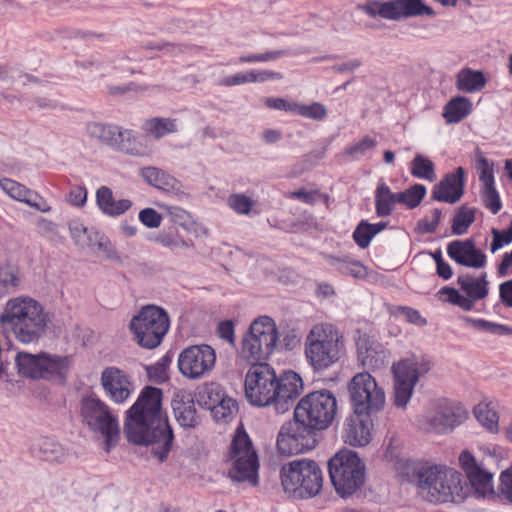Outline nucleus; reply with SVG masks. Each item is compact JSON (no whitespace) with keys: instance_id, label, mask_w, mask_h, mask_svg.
<instances>
[{"instance_id":"5fc2aeb1","label":"nucleus","mask_w":512,"mask_h":512,"mask_svg":"<svg viewBox=\"0 0 512 512\" xmlns=\"http://www.w3.org/2000/svg\"><path fill=\"white\" fill-rule=\"evenodd\" d=\"M481 197L485 207L493 214H497L500 211L501 202L495 185L482 187Z\"/></svg>"},{"instance_id":"2eb2a0df","label":"nucleus","mask_w":512,"mask_h":512,"mask_svg":"<svg viewBox=\"0 0 512 512\" xmlns=\"http://www.w3.org/2000/svg\"><path fill=\"white\" fill-rule=\"evenodd\" d=\"M393 373V404L405 409L411 400L419 378L430 370V363L422 359L407 358L394 363Z\"/></svg>"},{"instance_id":"72a5a7b5","label":"nucleus","mask_w":512,"mask_h":512,"mask_svg":"<svg viewBox=\"0 0 512 512\" xmlns=\"http://www.w3.org/2000/svg\"><path fill=\"white\" fill-rule=\"evenodd\" d=\"M474 415L478 422L492 433L499 431V415L492 402H480L474 407Z\"/></svg>"},{"instance_id":"aec40b11","label":"nucleus","mask_w":512,"mask_h":512,"mask_svg":"<svg viewBox=\"0 0 512 512\" xmlns=\"http://www.w3.org/2000/svg\"><path fill=\"white\" fill-rule=\"evenodd\" d=\"M215 351L209 345H194L183 350L178 358V367L183 376L199 379L211 372L215 365Z\"/></svg>"},{"instance_id":"dca6fc26","label":"nucleus","mask_w":512,"mask_h":512,"mask_svg":"<svg viewBox=\"0 0 512 512\" xmlns=\"http://www.w3.org/2000/svg\"><path fill=\"white\" fill-rule=\"evenodd\" d=\"M359 9L371 18L380 17L390 21L419 16H435L434 9L422 0H370L361 5Z\"/></svg>"},{"instance_id":"58836bf2","label":"nucleus","mask_w":512,"mask_h":512,"mask_svg":"<svg viewBox=\"0 0 512 512\" xmlns=\"http://www.w3.org/2000/svg\"><path fill=\"white\" fill-rule=\"evenodd\" d=\"M173 411L180 426L193 428L198 424L196 408L192 401H175L173 403Z\"/></svg>"},{"instance_id":"ea45409f","label":"nucleus","mask_w":512,"mask_h":512,"mask_svg":"<svg viewBox=\"0 0 512 512\" xmlns=\"http://www.w3.org/2000/svg\"><path fill=\"white\" fill-rule=\"evenodd\" d=\"M226 396L224 388L215 382L208 383L198 393V403L211 410L223 397Z\"/></svg>"},{"instance_id":"5701e85b","label":"nucleus","mask_w":512,"mask_h":512,"mask_svg":"<svg viewBox=\"0 0 512 512\" xmlns=\"http://www.w3.org/2000/svg\"><path fill=\"white\" fill-rule=\"evenodd\" d=\"M448 256L457 264L474 269L486 265V255L476 247L473 239L454 240L447 246Z\"/></svg>"},{"instance_id":"ddd939ff","label":"nucleus","mask_w":512,"mask_h":512,"mask_svg":"<svg viewBox=\"0 0 512 512\" xmlns=\"http://www.w3.org/2000/svg\"><path fill=\"white\" fill-rule=\"evenodd\" d=\"M83 422L93 431L105 437V450L108 452L119 438L117 418L108 405L95 396L83 397L80 404Z\"/></svg>"},{"instance_id":"e2e57ef3","label":"nucleus","mask_w":512,"mask_h":512,"mask_svg":"<svg viewBox=\"0 0 512 512\" xmlns=\"http://www.w3.org/2000/svg\"><path fill=\"white\" fill-rule=\"evenodd\" d=\"M37 232L48 239H54L58 236L57 225L46 218H39L36 222Z\"/></svg>"},{"instance_id":"3c124183","label":"nucleus","mask_w":512,"mask_h":512,"mask_svg":"<svg viewBox=\"0 0 512 512\" xmlns=\"http://www.w3.org/2000/svg\"><path fill=\"white\" fill-rule=\"evenodd\" d=\"M155 242L167 248H188L190 246L186 240L172 230L160 231L155 237Z\"/></svg>"},{"instance_id":"0e129e2a","label":"nucleus","mask_w":512,"mask_h":512,"mask_svg":"<svg viewBox=\"0 0 512 512\" xmlns=\"http://www.w3.org/2000/svg\"><path fill=\"white\" fill-rule=\"evenodd\" d=\"M284 55V51L282 50H276V51H269L261 54H252L247 56H241L239 58V61L241 63L246 62H266V61H272L275 59H278L279 57Z\"/></svg>"},{"instance_id":"4d7b16f0","label":"nucleus","mask_w":512,"mask_h":512,"mask_svg":"<svg viewBox=\"0 0 512 512\" xmlns=\"http://www.w3.org/2000/svg\"><path fill=\"white\" fill-rule=\"evenodd\" d=\"M140 222L147 228L155 229L161 225L162 215L153 208H144L139 212Z\"/></svg>"},{"instance_id":"20e7f679","label":"nucleus","mask_w":512,"mask_h":512,"mask_svg":"<svg viewBox=\"0 0 512 512\" xmlns=\"http://www.w3.org/2000/svg\"><path fill=\"white\" fill-rule=\"evenodd\" d=\"M49 313L35 298L19 295L10 298L0 313V329L25 345L38 344L46 335Z\"/></svg>"},{"instance_id":"c03bdc74","label":"nucleus","mask_w":512,"mask_h":512,"mask_svg":"<svg viewBox=\"0 0 512 512\" xmlns=\"http://www.w3.org/2000/svg\"><path fill=\"white\" fill-rule=\"evenodd\" d=\"M476 169L479 172V180L483 187L494 185V165L484 156L483 152L475 150Z\"/></svg>"},{"instance_id":"13d9d810","label":"nucleus","mask_w":512,"mask_h":512,"mask_svg":"<svg viewBox=\"0 0 512 512\" xmlns=\"http://www.w3.org/2000/svg\"><path fill=\"white\" fill-rule=\"evenodd\" d=\"M373 237L366 221H361L353 233V239L360 248L368 247Z\"/></svg>"},{"instance_id":"79ce46f5","label":"nucleus","mask_w":512,"mask_h":512,"mask_svg":"<svg viewBox=\"0 0 512 512\" xmlns=\"http://www.w3.org/2000/svg\"><path fill=\"white\" fill-rule=\"evenodd\" d=\"M412 169L411 174L420 179H426L429 181H434L436 178L435 168L433 162L421 155L417 154L412 160Z\"/></svg>"},{"instance_id":"9b49d317","label":"nucleus","mask_w":512,"mask_h":512,"mask_svg":"<svg viewBox=\"0 0 512 512\" xmlns=\"http://www.w3.org/2000/svg\"><path fill=\"white\" fill-rule=\"evenodd\" d=\"M499 461L500 455L495 450L488 449L482 459H477L468 450L460 453V467L476 496L487 498L494 493L493 476Z\"/></svg>"},{"instance_id":"a19ab883","label":"nucleus","mask_w":512,"mask_h":512,"mask_svg":"<svg viewBox=\"0 0 512 512\" xmlns=\"http://www.w3.org/2000/svg\"><path fill=\"white\" fill-rule=\"evenodd\" d=\"M141 175L150 185L163 190L174 188L176 182L172 176L156 167L143 168Z\"/></svg>"},{"instance_id":"1a4fd4ad","label":"nucleus","mask_w":512,"mask_h":512,"mask_svg":"<svg viewBox=\"0 0 512 512\" xmlns=\"http://www.w3.org/2000/svg\"><path fill=\"white\" fill-rule=\"evenodd\" d=\"M468 418L467 410L447 398L437 399L429 405L418 420V428L425 433L448 434Z\"/></svg>"},{"instance_id":"473e14b6","label":"nucleus","mask_w":512,"mask_h":512,"mask_svg":"<svg viewBox=\"0 0 512 512\" xmlns=\"http://www.w3.org/2000/svg\"><path fill=\"white\" fill-rule=\"evenodd\" d=\"M457 283L461 290L475 301L483 299L488 295L486 274L477 279L470 275H462L458 277Z\"/></svg>"},{"instance_id":"774afa93","label":"nucleus","mask_w":512,"mask_h":512,"mask_svg":"<svg viewBox=\"0 0 512 512\" xmlns=\"http://www.w3.org/2000/svg\"><path fill=\"white\" fill-rule=\"evenodd\" d=\"M86 200L87 191L84 187L74 186L71 188L68 195V201L70 204L80 207L86 203Z\"/></svg>"},{"instance_id":"37998d69","label":"nucleus","mask_w":512,"mask_h":512,"mask_svg":"<svg viewBox=\"0 0 512 512\" xmlns=\"http://www.w3.org/2000/svg\"><path fill=\"white\" fill-rule=\"evenodd\" d=\"M38 449L43 457L48 461H61L67 452L65 448L51 438H43L38 442Z\"/></svg>"},{"instance_id":"bb28decb","label":"nucleus","mask_w":512,"mask_h":512,"mask_svg":"<svg viewBox=\"0 0 512 512\" xmlns=\"http://www.w3.org/2000/svg\"><path fill=\"white\" fill-rule=\"evenodd\" d=\"M0 187L11 198L24 202L41 212L45 213L51 210V207L49 205L40 206L38 203L32 201L31 197L34 196L35 194L31 190L27 189L24 185L18 182L4 178L0 180Z\"/></svg>"},{"instance_id":"7ed1b4c3","label":"nucleus","mask_w":512,"mask_h":512,"mask_svg":"<svg viewBox=\"0 0 512 512\" xmlns=\"http://www.w3.org/2000/svg\"><path fill=\"white\" fill-rule=\"evenodd\" d=\"M403 468L407 481L415 484L419 493L430 502H461L468 494L462 474L453 468L414 461H407Z\"/></svg>"},{"instance_id":"423d86ee","label":"nucleus","mask_w":512,"mask_h":512,"mask_svg":"<svg viewBox=\"0 0 512 512\" xmlns=\"http://www.w3.org/2000/svg\"><path fill=\"white\" fill-rule=\"evenodd\" d=\"M328 468L331 483L343 499L356 494L365 484L366 466L354 451H339L329 460Z\"/></svg>"},{"instance_id":"b1692460","label":"nucleus","mask_w":512,"mask_h":512,"mask_svg":"<svg viewBox=\"0 0 512 512\" xmlns=\"http://www.w3.org/2000/svg\"><path fill=\"white\" fill-rule=\"evenodd\" d=\"M465 170L458 167L454 173L447 174L432 191V198L437 201L454 204L464 193Z\"/></svg>"},{"instance_id":"6e6552de","label":"nucleus","mask_w":512,"mask_h":512,"mask_svg":"<svg viewBox=\"0 0 512 512\" xmlns=\"http://www.w3.org/2000/svg\"><path fill=\"white\" fill-rule=\"evenodd\" d=\"M337 413L333 392L323 389L305 395L296 405L294 414L315 432L327 429Z\"/></svg>"},{"instance_id":"f03ea898","label":"nucleus","mask_w":512,"mask_h":512,"mask_svg":"<svg viewBox=\"0 0 512 512\" xmlns=\"http://www.w3.org/2000/svg\"><path fill=\"white\" fill-rule=\"evenodd\" d=\"M245 396L258 407L273 406L278 414L287 412L303 391L302 378L289 371L278 378L267 363L253 364L245 377Z\"/></svg>"},{"instance_id":"4468645a","label":"nucleus","mask_w":512,"mask_h":512,"mask_svg":"<svg viewBox=\"0 0 512 512\" xmlns=\"http://www.w3.org/2000/svg\"><path fill=\"white\" fill-rule=\"evenodd\" d=\"M229 457L232 467L230 478L235 482H248L255 486L258 483V456L252 442L245 431L237 429L231 443Z\"/></svg>"},{"instance_id":"603ef678","label":"nucleus","mask_w":512,"mask_h":512,"mask_svg":"<svg viewBox=\"0 0 512 512\" xmlns=\"http://www.w3.org/2000/svg\"><path fill=\"white\" fill-rule=\"evenodd\" d=\"M441 294L447 295V301L455 304L462 309L469 311L473 308L475 300L469 296L461 295L456 289L444 287L440 290Z\"/></svg>"},{"instance_id":"4c0bfd02","label":"nucleus","mask_w":512,"mask_h":512,"mask_svg":"<svg viewBox=\"0 0 512 512\" xmlns=\"http://www.w3.org/2000/svg\"><path fill=\"white\" fill-rule=\"evenodd\" d=\"M118 125L107 124L102 122H89L86 125V131L90 137L97 139L112 148L118 132Z\"/></svg>"},{"instance_id":"09e8293b","label":"nucleus","mask_w":512,"mask_h":512,"mask_svg":"<svg viewBox=\"0 0 512 512\" xmlns=\"http://www.w3.org/2000/svg\"><path fill=\"white\" fill-rule=\"evenodd\" d=\"M426 194V188L421 184H415L403 192L397 193L398 203L406 205L408 208L417 207Z\"/></svg>"},{"instance_id":"49530a36","label":"nucleus","mask_w":512,"mask_h":512,"mask_svg":"<svg viewBox=\"0 0 512 512\" xmlns=\"http://www.w3.org/2000/svg\"><path fill=\"white\" fill-rule=\"evenodd\" d=\"M488 498H497L503 503L512 504V467L501 473L497 489Z\"/></svg>"},{"instance_id":"864d4df0","label":"nucleus","mask_w":512,"mask_h":512,"mask_svg":"<svg viewBox=\"0 0 512 512\" xmlns=\"http://www.w3.org/2000/svg\"><path fill=\"white\" fill-rule=\"evenodd\" d=\"M376 141L369 136H365L359 142L347 147L343 156L347 158H357L358 156L364 155L368 150L376 147Z\"/></svg>"},{"instance_id":"680f3d73","label":"nucleus","mask_w":512,"mask_h":512,"mask_svg":"<svg viewBox=\"0 0 512 512\" xmlns=\"http://www.w3.org/2000/svg\"><path fill=\"white\" fill-rule=\"evenodd\" d=\"M94 248H97L106 258L114 259L117 258L115 249L111 242L102 234L97 233L93 240Z\"/></svg>"},{"instance_id":"f257e3e1","label":"nucleus","mask_w":512,"mask_h":512,"mask_svg":"<svg viewBox=\"0 0 512 512\" xmlns=\"http://www.w3.org/2000/svg\"><path fill=\"white\" fill-rule=\"evenodd\" d=\"M162 391L146 387L128 410L125 432L129 441L151 446V453L164 461L172 447L173 433L161 410Z\"/></svg>"},{"instance_id":"393cba45","label":"nucleus","mask_w":512,"mask_h":512,"mask_svg":"<svg viewBox=\"0 0 512 512\" xmlns=\"http://www.w3.org/2000/svg\"><path fill=\"white\" fill-rule=\"evenodd\" d=\"M112 149L134 157H143L148 153L147 146L142 143L138 133L121 126H119L115 141L112 143Z\"/></svg>"},{"instance_id":"7c9ffc66","label":"nucleus","mask_w":512,"mask_h":512,"mask_svg":"<svg viewBox=\"0 0 512 512\" xmlns=\"http://www.w3.org/2000/svg\"><path fill=\"white\" fill-rule=\"evenodd\" d=\"M22 284V275L15 265L5 263L0 265V297L16 292Z\"/></svg>"},{"instance_id":"f704fd0d","label":"nucleus","mask_w":512,"mask_h":512,"mask_svg":"<svg viewBox=\"0 0 512 512\" xmlns=\"http://www.w3.org/2000/svg\"><path fill=\"white\" fill-rule=\"evenodd\" d=\"M396 203H398L397 193H393L385 183H380L375 192L377 215L380 217L390 215Z\"/></svg>"},{"instance_id":"a878e982","label":"nucleus","mask_w":512,"mask_h":512,"mask_svg":"<svg viewBox=\"0 0 512 512\" xmlns=\"http://www.w3.org/2000/svg\"><path fill=\"white\" fill-rule=\"evenodd\" d=\"M97 205L100 210L109 216H118L130 209L132 203L128 199L116 201L110 188L100 187L96 192Z\"/></svg>"},{"instance_id":"338daca9","label":"nucleus","mask_w":512,"mask_h":512,"mask_svg":"<svg viewBox=\"0 0 512 512\" xmlns=\"http://www.w3.org/2000/svg\"><path fill=\"white\" fill-rule=\"evenodd\" d=\"M475 324L476 326L494 334L512 335V328L502 324H496L485 320H477L475 321Z\"/></svg>"},{"instance_id":"6ab92c4d","label":"nucleus","mask_w":512,"mask_h":512,"mask_svg":"<svg viewBox=\"0 0 512 512\" xmlns=\"http://www.w3.org/2000/svg\"><path fill=\"white\" fill-rule=\"evenodd\" d=\"M18 372L29 378H49L68 368V358L19 352L15 358Z\"/></svg>"},{"instance_id":"412c9836","label":"nucleus","mask_w":512,"mask_h":512,"mask_svg":"<svg viewBox=\"0 0 512 512\" xmlns=\"http://www.w3.org/2000/svg\"><path fill=\"white\" fill-rule=\"evenodd\" d=\"M373 421L370 414L353 412L344 422L343 440L345 443L363 447L372 439Z\"/></svg>"},{"instance_id":"e433bc0d","label":"nucleus","mask_w":512,"mask_h":512,"mask_svg":"<svg viewBox=\"0 0 512 512\" xmlns=\"http://www.w3.org/2000/svg\"><path fill=\"white\" fill-rule=\"evenodd\" d=\"M69 232L75 245L80 249L94 248V238L97 231L88 229L78 220H72L68 224Z\"/></svg>"},{"instance_id":"4be33fe9","label":"nucleus","mask_w":512,"mask_h":512,"mask_svg":"<svg viewBox=\"0 0 512 512\" xmlns=\"http://www.w3.org/2000/svg\"><path fill=\"white\" fill-rule=\"evenodd\" d=\"M101 386L115 403H123L132 393V383L122 370L117 367L105 368L100 377Z\"/></svg>"},{"instance_id":"f8f14e48","label":"nucleus","mask_w":512,"mask_h":512,"mask_svg":"<svg viewBox=\"0 0 512 512\" xmlns=\"http://www.w3.org/2000/svg\"><path fill=\"white\" fill-rule=\"evenodd\" d=\"M169 326L167 312L155 305L143 307L129 324L137 343L147 349H154L161 344Z\"/></svg>"},{"instance_id":"de8ad7c7","label":"nucleus","mask_w":512,"mask_h":512,"mask_svg":"<svg viewBox=\"0 0 512 512\" xmlns=\"http://www.w3.org/2000/svg\"><path fill=\"white\" fill-rule=\"evenodd\" d=\"M474 219L475 213L473 209L465 206L460 207L453 218L452 233L454 235H463L474 222Z\"/></svg>"},{"instance_id":"6e6d98bb","label":"nucleus","mask_w":512,"mask_h":512,"mask_svg":"<svg viewBox=\"0 0 512 512\" xmlns=\"http://www.w3.org/2000/svg\"><path fill=\"white\" fill-rule=\"evenodd\" d=\"M229 206L238 214H248L254 206V201L244 194H232L228 198Z\"/></svg>"},{"instance_id":"052dcab7","label":"nucleus","mask_w":512,"mask_h":512,"mask_svg":"<svg viewBox=\"0 0 512 512\" xmlns=\"http://www.w3.org/2000/svg\"><path fill=\"white\" fill-rule=\"evenodd\" d=\"M164 208L173 223L182 227H186L190 223V215L184 209L176 206H164Z\"/></svg>"},{"instance_id":"0eeeda50","label":"nucleus","mask_w":512,"mask_h":512,"mask_svg":"<svg viewBox=\"0 0 512 512\" xmlns=\"http://www.w3.org/2000/svg\"><path fill=\"white\" fill-rule=\"evenodd\" d=\"M281 483L285 492L301 498H311L320 493L323 475L315 461L298 459L282 467Z\"/></svg>"},{"instance_id":"f3484780","label":"nucleus","mask_w":512,"mask_h":512,"mask_svg":"<svg viewBox=\"0 0 512 512\" xmlns=\"http://www.w3.org/2000/svg\"><path fill=\"white\" fill-rule=\"evenodd\" d=\"M348 392L353 410L357 413H375L385 404L384 390L368 372L354 375L348 384Z\"/></svg>"},{"instance_id":"c9c22d12","label":"nucleus","mask_w":512,"mask_h":512,"mask_svg":"<svg viewBox=\"0 0 512 512\" xmlns=\"http://www.w3.org/2000/svg\"><path fill=\"white\" fill-rule=\"evenodd\" d=\"M358 355L362 365L368 369H380L387 362L386 351L381 347H364L362 344H359Z\"/></svg>"},{"instance_id":"cd10ccee","label":"nucleus","mask_w":512,"mask_h":512,"mask_svg":"<svg viewBox=\"0 0 512 512\" xmlns=\"http://www.w3.org/2000/svg\"><path fill=\"white\" fill-rule=\"evenodd\" d=\"M328 263L334 266L337 271L345 276H351L355 279H364L368 275L367 267L358 260L344 256L342 258L327 256Z\"/></svg>"},{"instance_id":"8fccbe9b","label":"nucleus","mask_w":512,"mask_h":512,"mask_svg":"<svg viewBox=\"0 0 512 512\" xmlns=\"http://www.w3.org/2000/svg\"><path fill=\"white\" fill-rule=\"evenodd\" d=\"M295 114L316 121H321L327 117L328 111L326 107L319 102H313L310 105L297 103Z\"/></svg>"},{"instance_id":"39448f33","label":"nucleus","mask_w":512,"mask_h":512,"mask_svg":"<svg viewBox=\"0 0 512 512\" xmlns=\"http://www.w3.org/2000/svg\"><path fill=\"white\" fill-rule=\"evenodd\" d=\"M305 357L315 372H324L342 357L343 334L330 323L314 325L305 338Z\"/></svg>"},{"instance_id":"c85d7f7f","label":"nucleus","mask_w":512,"mask_h":512,"mask_svg":"<svg viewBox=\"0 0 512 512\" xmlns=\"http://www.w3.org/2000/svg\"><path fill=\"white\" fill-rule=\"evenodd\" d=\"M487 83L484 74L481 71L464 68L458 72L456 77V87L458 90L466 93H473L482 90Z\"/></svg>"},{"instance_id":"a18cd8bd","label":"nucleus","mask_w":512,"mask_h":512,"mask_svg":"<svg viewBox=\"0 0 512 512\" xmlns=\"http://www.w3.org/2000/svg\"><path fill=\"white\" fill-rule=\"evenodd\" d=\"M237 410V402L226 395L216 406H213L210 411L217 422H228L233 418Z\"/></svg>"},{"instance_id":"bf43d9fd","label":"nucleus","mask_w":512,"mask_h":512,"mask_svg":"<svg viewBox=\"0 0 512 512\" xmlns=\"http://www.w3.org/2000/svg\"><path fill=\"white\" fill-rule=\"evenodd\" d=\"M493 241L491 244V252L495 253L497 250L502 248L505 244L512 242V221L510 227L504 231L500 232L497 229H492Z\"/></svg>"},{"instance_id":"2f4dec72","label":"nucleus","mask_w":512,"mask_h":512,"mask_svg":"<svg viewBox=\"0 0 512 512\" xmlns=\"http://www.w3.org/2000/svg\"><path fill=\"white\" fill-rule=\"evenodd\" d=\"M471 101L463 96L452 98L444 107L443 117L447 123H458L470 114Z\"/></svg>"},{"instance_id":"c756f323","label":"nucleus","mask_w":512,"mask_h":512,"mask_svg":"<svg viewBox=\"0 0 512 512\" xmlns=\"http://www.w3.org/2000/svg\"><path fill=\"white\" fill-rule=\"evenodd\" d=\"M142 130L145 135L151 136L155 139H160L168 134H173L178 131L177 120L164 117H153L147 119L143 125Z\"/></svg>"},{"instance_id":"9d476101","label":"nucleus","mask_w":512,"mask_h":512,"mask_svg":"<svg viewBox=\"0 0 512 512\" xmlns=\"http://www.w3.org/2000/svg\"><path fill=\"white\" fill-rule=\"evenodd\" d=\"M278 332L272 318L263 316L252 322L242 341L241 356L252 365L264 363L274 352Z\"/></svg>"},{"instance_id":"69168bd1","label":"nucleus","mask_w":512,"mask_h":512,"mask_svg":"<svg viewBox=\"0 0 512 512\" xmlns=\"http://www.w3.org/2000/svg\"><path fill=\"white\" fill-rule=\"evenodd\" d=\"M265 104L270 109L295 113L297 102H289L284 98L268 97L265 99Z\"/></svg>"},{"instance_id":"a211bd4d","label":"nucleus","mask_w":512,"mask_h":512,"mask_svg":"<svg viewBox=\"0 0 512 512\" xmlns=\"http://www.w3.org/2000/svg\"><path fill=\"white\" fill-rule=\"evenodd\" d=\"M317 432L298 420L284 423L277 436V450L281 455L292 456L312 450L317 444Z\"/></svg>"}]
</instances>
